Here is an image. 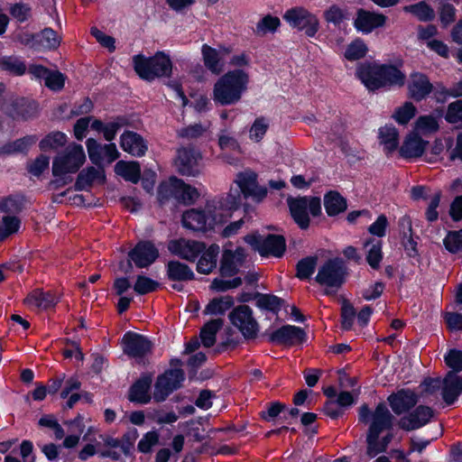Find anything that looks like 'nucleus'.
Segmentation results:
<instances>
[{"label":"nucleus","mask_w":462,"mask_h":462,"mask_svg":"<svg viewBox=\"0 0 462 462\" xmlns=\"http://www.w3.org/2000/svg\"><path fill=\"white\" fill-rule=\"evenodd\" d=\"M232 68L215 82L211 97L216 105L232 106L238 103L250 83L251 59L245 52L234 54L228 61Z\"/></svg>","instance_id":"obj_1"},{"label":"nucleus","mask_w":462,"mask_h":462,"mask_svg":"<svg viewBox=\"0 0 462 462\" xmlns=\"http://www.w3.org/2000/svg\"><path fill=\"white\" fill-rule=\"evenodd\" d=\"M86 162V154L81 144L72 143L64 151L57 154L51 166L53 181L58 186L71 181L70 174L76 173Z\"/></svg>","instance_id":"obj_2"},{"label":"nucleus","mask_w":462,"mask_h":462,"mask_svg":"<svg viewBox=\"0 0 462 462\" xmlns=\"http://www.w3.org/2000/svg\"><path fill=\"white\" fill-rule=\"evenodd\" d=\"M358 419L368 426L367 440L374 448L378 433L392 431L394 418L384 403H379L373 411L367 404H363L359 408Z\"/></svg>","instance_id":"obj_3"},{"label":"nucleus","mask_w":462,"mask_h":462,"mask_svg":"<svg viewBox=\"0 0 462 462\" xmlns=\"http://www.w3.org/2000/svg\"><path fill=\"white\" fill-rule=\"evenodd\" d=\"M239 207V190H229L226 194L208 199L204 206L213 230L226 223Z\"/></svg>","instance_id":"obj_4"},{"label":"nucleus","mask_w":462,"mask_h":462,"mask_svg":"<svg viewBox=\"0 0 462 462\" xmlns=\"http://www.w3.org/2000/svg\"><path fill=\"white\" fill-rule=\"evenodd\" d=\"M133 63L136 74L147 81H152L157 78L169 77L171 74V61L168 55L161 51L150 58L142 54L134 55Z\"/></svg>","instance_id":"obj_5"},{"label":"nucleus","mask_w":462,"mask_h":462,"mask_svg":"<svg viewBox=\"0 0 462 462\" xmlns=\"http://www.w3.org/2000/svg\"><path fill=\"white\" fill-rule=\"evenodd\" d=\"M282 18L291 28L302 32L309 38H314L319 30V20L317 15L303 6L287 9Z\"/></svg>","instance_id":"obj_6"},{"label":"nucleus","mask_w":462,"mask_h":462,"mask_svg":"<svg viewBox=\"0 0 462 462\" xmlns=\"http://www.w3.org/2000/svg\"><path fill=\"white\" fill-rule=\"evenodd\" d=\"M346 269L339 258L329 259L319 267L316 282L326 287V294L336 292L344 283Z\"/></svg>","instance_id":"obj_7"},{"label":"nucleus","mask_w":462,"mask_h":462,"mask_svg":"<svg viewBox=\"0 0 462 462\" xmlns=\"http://www.w3.org/2000/svg\"><path fill=\"white\" fill-rule=\"evenodd\" d=\"M287 203L292 218L302 229L307 228L310 225L309 214L317 217L321 212V203L318 198H289Z\"/></svg>","instance_id":"obj_8"},{"label":"nucleus","mask_w":462,"mask_h":462,"mask_svg":"<svg viewBox=\"0 0 462 462\" xmlns=\"http://www.w3.org/2000/svg\"><path fill=\"white\" fill-rule=\"evenodd\" d=\"M245 241L262 256L281 257L285 251V240L282 236L269 235L263 238L254 234L245 236Z\"/></svg>","instance_id":"obj_9"},{"label":"nucleus","mask_w":462,"mask_h":462,"mask_svg":"<svg viewBox=\"0 0 462 462\" xmlns=\"http://www.w3.org/2000/svg\"><path fill=\"white\" fill-rule=\"evenodd\" d=\"M185 379L182 369L175 368L167 370L158 376L154 384L153 399L155 402H163L175 390L179 389Z\"/></svg>","instance_id":"obj_10"},{"label":"nucleus","mask_w":462,"mask_h":462,"mask_svg":"<svg viewBox=\"0 0 462 462\" xmlns=\"http://www.w3.org/2000/svg\"><path fill=\"white\" fill-rule=\"evenodd\" d=\"M236 183L238 188L230 189V190H239L240 200L242 199V193L245 198L252 197L257 201L262 200L267 195L266 188L258 186L257 175L254 171H245L237 174Z\"/></svg>","instance_id":"obj_11"},{"label":"nucleus","mask_w":462,"mask_h":462,"mask_svg":"<svg viewBox=\"0 0 462 462\" xmlns=\"http://www.w3.org/2000/svg\"><path fill=\"white\" fill-rule=\"evenodd\" d=\"M201 154L192 148H180L177 152L175 165L180 173L197 176L201 170Z\"/></svg>","instance_id":"obj_12"},{"label":"nucleus","mask_w":462,"mask_h":462,"mask_svg":"<svg viewBox=\"0 0 462 462\" xmlns=\"http://www.w3.org/2000/svg\"><path fill=\"white\" fill-rule=\"evenodd\" d=\"M231 323L247 338L256 336L257 323L252 316V310L246 305L236 308L229 315Z\"/></svg>","instance_id":"obj_13"},{"label":"nucleus","mask_w":462,"mask_h":462,"mask_svg":"<svg viewBox=\"0 0 462 462\" xmlns=\"http://www.w3.org/2000/svg\"><path fill=\"white\" fill-rule=\"evenodd\" d=\"M86 146L90 161L96 165H100L103 162L112 163L120 155L115 143L100 144L97 140L88 138Z\"/></svg>","instance_id":"obj_14"},{"label":"nucleus","mask_w":462,"mask_h":462,"mask_svg":"<svg viewBox=\"0 0 462 462\" xmlns=\"http://www.w3.org/2000/svg\"><path fill=\"white\" fill-rule=\"evenodd\" d=\"M205 248L204 243L185 238L171 240L168 244L171 254L189 262H194Z\"/></svg>","instance_id":"obj_15"},{"label":"nucleus","mask_w":462,"mask_h":462,"mask_svg":"<svg viewBox=\"0 0 462 462\" xmlns=\"http://www.w3.org/2000/svg\"><path fill=\"white\" fill-rule=\"evenodd\" d=\"M231 52V48L221 45L218 49L203 44L201 54L205 67L213 74L219 75L225 68L224 59Z\"/></svg>","instance_id":"obj_16"},{"label":"nucleus","mask_w":462,"mask_h":462,"mask_svg":"<svg viewBox=\"0 0 462 462\" xmlns=\"http://www.w3.org/2000/svg\"><path fill=\"white\" fill-rule=\"evenodd\" d=\"M386 20L387 17L383 14L360 8L356 12L353 24L357 32L368 34L377 28L383 27Z\"/></svg>","instance_id":"obj_17"},{"label":"nucleus","mask_w":462,"mask_h":462,"mask_svg":"<svg viewBox=\"0 0 462 462\" xmlns=\"http://www.w3.org/2000/svg\"><path fill=\"white\" fill-rule=\"evenodd\" d=\"M124 351L129 356L141 361L151 353L152 344L143 336L126 333L123 338Z\"/></svg>","instance_id":"obj_18"},{"label":"nucleus","mask_w":462,"mask_h":462,"mask_svg":"<svg viewBox=\"0 0 462 462\" xmlns=\"http://www.w3.org/2000/svg\"><path fill=\"white\" fill-rule=\"evenodd\" d=\"M181 221L184 227L192 231L206 233L213 230L205 208L186 210Z\"/></svg>","instance_id":"obj_19"},{"label":"nucleus","mask_w":462,"mask_h":462,"mask_svg":"<svg viewBox=\"0 0 462 462\" xmlns=\"http://www.w3.org/2000/svg\"><path fill=\"white\" fill-rule=\"evenodd\" d=\"M269 341L282 345H294L306 340V333L299 327L285 325L268 335Z\"/></svg>","instance_id":"obj_20"},{"label":"nucleus","mask_w":462,"mask_h":462,"mask_svg":"<svg viewBox=\"0 0 462 462\" xmlns=\"http://www.w3.org/2000/svg\"><path fill=\"white\" fill-rule=\"evenodd\" d=\"M2 109L14 119L28 120L36 116L38 106L35 102L16 98L5 103Z\"/></svg>","instance_id":"obj_21"},{"label":"nucleus","mask_w":462,"mask_h":462,"mask_svg":"<svg viewBox=\"0 0 462 462\" xmlns=\"http://www.w3.org/2000/svg\"><path fill=\"white\" fill-rule=\"evenodd\" d=\"M407 88L411 98L415 101H421L431 93L433 86L426 75L414 72L410 76Z\"/></svg>","instance_id":"obj_22"},{"label":"nucleus","mask_w":462,"mask_h":462,"mask_svg":"<svg viewBox=\"0 0 462 462\" xmlns=\"http://www.w3.org/2000/svg\"><path fill=\"white\" fill-rule=\"evenodd\" d=\"M158 250L150 242H141L129 252V258L139 268L152 264L158 257Z\"/></svg>","instance_id":"obj_23"},{"label":"nucleus","mask_w":462,"mask_h":462,"mask_svg":"<svg viewBox=\"0 0 462 462\" xmlns=\"http://www.w3.org/2000/svg\"><path fill=\"white\" fill-rule=\"evenodd\" d=\"M356 75L362 83L369 90H376L382 88L381 65L376 63H365L357 68Z\"/></svg>","instance_id":"obj_24"},{"label":"nucleus","mask_w":462,"mask_h":462,"mask_svg":"<svg viewBox=\"0 0 462 462\" xmlns=\"http://www.w3.org/2000/svg\"><path fill=\"white\" fill-rule=\"evenodd\" d=\"M428 143L417 133L412 132L405 136L399 152L405 159L418 158L423 154Z\"/></svg>","instance_id":"obj_25"},{"label":"nucleus","mask_w":462,"mask_h":462,"mask_svg":"<svg viewBox=\"0 0 462 462\" xmlns=\"http://www.w3.org/2000/svg\"><path fill=\"white\" fill-rule=\"evenodd\" d=\"M433 417V411L428 406H419L409 415L400 420V425L406 430H412L426 425Z\"/></svg>","instance_id":"obj_26"},{"label":"nucleus","mask_w":462,"mask_h":462,"mask_svg":"<svg viewBox=\"0 0 462 462\" xmlns=\"http://www.w3.org/2000/svg\"><path fill=\"white\" fill-rule=\"evenodd\" d=\"M120 147L125 152L136 157L143 156L148 148L144 139L133 131H125L121 134Z\"/></svg>","instance_id":"obj_27"},{"label":"nucleus","mask_w":462,"mask_h":462,"mask_svg":"<svg viewBox=\"0 0 462 462\" xmlns=\"http://www.w3.org/2000/svg\"><path fill=\"white\" fill-rule=\"evenodd\" d=\"M97 167L90 166L82 170L75 183L77 190H84L94 184H103L106 180L104 169L99 165Z\"/></svg>","instance_id":"obj_28"},{"label":"nucleus","mask_w":462,"mask_h":462,"mask_svg":"<svg viewBox=\"0 0 462 462\" xmlns=\"http://www.w3.org/2000/svg\"><path fill=\"white\" fill-rule=\"evenodd\" d=\"M245 258V253L243 248H237L234 252L230 250L225 251L220 265V272L222 275L232 276L236 274L242 265Z\"/></svg>","instance_id":"obj_29"},{"label":"nucleus","mask_w":462,"mask_h":462,"mask_svg":"<svg viewBox=\"0 0 462 462\" xmlns=\"http://www.w3.org/2000/svg\"><path fill=\"white\" fill-rule=\"evenodd\" d=\"M462 392V377L449 372L443 380L442 398L450 405L454 403Z\"/></svg>","instance_id":"obj_30"},{"label":"nucleus","mask_w":462,"mask_h":462,"mask_svg":"<svg viewBox=\"0 0 462 462\" xmlns=\"http://www.w3.org/2000/svg\"><path fill=\"white\" fill-rule=\"evenodd\" d=\"M392 410L396 414H402L413 407L417 402L416 394L411 391L402 390L388 397Z\"/></svg>","instance_id":"obj_31"},{"label":"nucleus","mask_w":462,"mask_h":462,"mask_svg":"<svg viewBox=\"0 0 462 462\" xmlns=\"http://www.w3.org/2000/svg\"><path fill=\"white\" fill-rule=\"evenodd\" d=\"M59 299L51 291L35 290L24 300L26 305L32 308L46 310L57 304Z\"/></svg>","instance_id":"obj_32"},{"label":"nucleus","mask_w":462,"mask_h":462,"mask_svg":"<svg viewBox=\"0 0 462 462\" xmlns=\"http://www.w3.org/2000/svg\"><path fill=\"white\" fill-rule=\"evenodd\" d=\"M152 378L150 376L139 379L130 389L129 400L142 404L148 403L151 400L149 393Z\"/></svg>","instance_id":"obj_33"},{"label":"nucleus","mask_w":462,"mask_h":462,"mask_svg":"<svg viewBox=\"0 0 462 462\" xmlns=\"http://www.w3.org/2000/svg\"><path fill=\"white\" fill-rule=\"evenodd\" d=\"M115 172L127 181L137 183L140 180L141 167L137 162L119 161L115 165Z\"/></svg>","instance_id":"obj_34"},{"label":"nucleus","mask_w":462,"mask_h":462,"mask_svg":"<svg viewBox=\"0 0 462 462\" xmlns=\"http://www.w3.org/2000/svg\"><path fill=\"white\" fill-rule=\"evenodd\" d=\"M378 139L387 152L395 151L399 144V133L392 125H385L378 130Z\"/></svg>","instance_id":"obj_35"},{"label":"nucleus","mask_w":462,"mask_h":462,"mask_svg":"<svg viewBox=\"0 0 462 462\" xmlns=\"http://www.w3.org/2000/svg\"><path fill=\"white\" fill-rule=\"evenodd\" d=\"M219 253V246L217 245H210L207 250L205 249L201 254L197 265L199 273L208 274L213 271L217 266V258Z\"/></svg>","instance_id":"obj_36"},{"label":"nucleus","mask_w":462,"mask_h":462,"mask_svg":"<svg viewBox=\"0 0 462 462\" xmlns=\"http://www.w3.org/2000/svg\"><path fill=\"white\" fill-rule=\"evenodd\" d=\"M382 88L403 86L405 75L394 66L381 65Z\"/></svg>","instance_id":"obj_37"},{"label":"nucleus","mask_w":462,"mask_h":462,"mask_svg":"<svg viewBox=\"0 0 462 462\" xmlns=\"http://www.w3.org/2000/svg\"><path fill=\"white\" fill-rule=\"evenodd\" d=\"M37 142L36 135H27L14 142L7 143L0 148L1 154L23 152Z\"/></svg>","instance_id":"obj_38"},{"label":"nucleus","mask_w":462,"mask_h":462,"mask_svg":"<svg viewBox=\"0 0 462 462\" xmlns=\"http://www.w3.org/2000/svg\"><path fill=\"white\" fill-rule=\"evenodd\" d=\"M168 275L173 281H190L194 279L193 271L185 263L171 261L167 266Z\"/></svg>","instance_id":"obj_39"},{"label":"nucleus","mask_w":462,"mask_h":462,"mask_svg":"<svg viewBox=\"0 0 462 462\" xmlns=\"http://www.w3.org/2000/svg\"><path fill=\"white\" fill-rule=\"evenodd\" d=\"M23 207V197L20 195H8L0 198V215L17 216Z\"/></svg>","instance_id":"obj_40"},{"label":"nucleus","mask_w":462,"mask_h":462,"mask_svg":"<svg viewBox=\"0 0 462 462\" xmlns=\"http://www.w3.org/2000/svg\"><path fill=\"white\" fill-rule=\"evenodd\" d=\"M222 326L221 319H212L205 324L200 331V339L204 346L210 347L216 343V335Z\"/></svg>","instance_id":"obj_41"},{"label":"nucleus","mask_w":462,"mask_h":462,"mask_svg":"<svg viewBox=\"0 0 462 462\" xmlns=\"http://www.w3.org/2000/svg\"><path fill=\"white\" fill-rule=\"evenodd\" d=\"M234 305L231 296H222L211 300L204 310L207 315H223Z\"/></svg>","instance_id":"obj_42"},{"label":"nucleus","mask_w":462,"mask_h":462,"mask_svg":"<svg viewBox=\"0 0 462 462\" xmlns=\"http://www.w3.org/2000/svg\"><path fill=\"white\" fill-rule=\"evenodd\" d=\"M21 220L14 215H0V241L18 232Z\"/></svg>","instance_id":"obj_43"},{"label":"nucleus","mask_w":462,"mask_h":462,"mask_svg":"<svg viewBox=\"0 0 462 462\" xmlns=\"http://www.w3.org/2000/svg\"><path fill=\"white\" fill-rule=\"evenodd\" d=\"M0 69L14 76H22L26 71V66L17 57L4 56L0 58Z\"/></svg>","instance_id":"obj_44"},{"label":"nucleus","mask_w":462,"mask_h":462,"mask_svg":"<svg viewBox=\"0 0 462 462\" xmlns=\"http://www.w3.org/2000/svg\"><path fill=\"white\" fill-rule=\"evenodd\" d=\"M324 205L328 216H336L346 208L345 199L332 191L325 196Z\"/></svg>","instance_id":"obj_45"},{"label":"nucleus","mask_w":462,"mask_h":462,"mask_svg":"<svg viewBox=\"0 0 462 462\" xmlns=\"http://www.w3.org/2000/svg\"><path fill=\"white\" fill-rule=\"evenodd\" d=\"M180 185V179L177 178H171L167 181L162 182L158 188V200L160 203H164L171 198L177 199Z\"/></svg>","instance_id":"obj_46"},{"label":"nucleus","mask_w":462,"mask_h":462,"mask_svg":"<svg viewBox=\"0 0 462 462\" xmlns=\"http://www.w3.org/2000/svg\"><path fill=\"white\" fill-rule=\"evenodd\" d=\"M281 25V21L277 16L267 14L263 16L257 23L254 33L257 36H265L268 33H274Z\"/></svg>","instance_id":"obj_47"},{"label":"nucleus","mask_w":462,"mask_h":462,"mask_svg":"<svg viewBox=\"0 0 462 462\" xmlns=\"http://www.w3.org/2000/svg\"><path fill=\"white\" fill-rule=\"evenodd\" d=\"M67 143V135L61 132H52L42 138L39 143L42 151L47 152L64 146Z\"/></svg>","instance_id":"obj_48"},{"label":"nucleus","mask_w":462,"mask_h":462,"mask_svg":"<svg viewBox=\"0 0 462 462\" xmlns=\"http://www.w3.org/2000/svg\"><path fill=\"white\" fill-rule=\"evenodd\" d=\"M405 11L412 14L420 21H431L435 17L433 8L424 1L405 7Z\"/></svg>","instance_id":"obj_49"},{"label":"nucleus","mask_w":462,"mask_h":462,"mask_svg":"<svg viewBox=\"0 0 462 462\" xmlns=\"http://www.w3.org/2000/svg\"><path fill=\"white\" fill-rule=\"evenodd\" d=\"M439 128L438 119L433 116H420L415 122L414 129L422 134L436 133Z\"/></svg>","instance_id":"obj_50"},{"label":"nucleus","mask_w":462,"mask_h":462,"mask_svg":"<svg viewBox=\"0 0 462 462\" xmlns=\"http://www.w3.org/2000/svg\"><path fill=\"white\" fill-rule=\"evenodd\" d=\"M393 434L392 431H385L383 433H378L375 438V446L373 448L371 442L366 439L367 442V454L370 457H375L379 453L384 452L393 439Z\"/></svg>","instance_id":"obj_51"},{"label":"nucleus","mask_w":462,"mask_h":462,"mask_svg":"<svg viewBox=\"0 0 462 462\" xmlns=\"http://www.w3.org/2000/svg\"><path fill=\"white\" fill-rule=\"evenodd\" d=\"M50 167V158L45 154H40L26 164L28 173L32 177H40Z\"/></svg>","instance_id":"obj_52"},{"label":"nucleus","mask_w":462,"mask_h":462,"mask_svg":"<svg viewBox=\"0 0 462 462\" xmlns=\"http://www.w3.org/2000/svg\"><path fill=\"white\" fill-rule=\"evenodd\" d=\"M368 49L363 40L356 39L353 41L345 51V57L348 60H359L365 56Z\"/></svg>","instance_id":"obj_53"},{"label":"nucleus","mask_w":462,"mask_h":462,"mask_svg":"<svg viewBox=\"0 0 462 462\" xmlns=\"http://www.w3.org/2000/svg\"><path fill=\"white\" fill-rule=\"evenodd\" d=\"M180 188H178L177 200L184 204H192L199 197V193L196 188L186 184L183 180H180Z\"/></svg>","instance_id":"obj_54"},{"label":"nucleus","mask_w":462,"mask_h":462,"mask_svg":"<svg viewBox=\"0 0 462 462\" xmlns=\"http://www.w3.org/2000/svg\"><path fill=\"white\" fill-rule=\"evenodd\" d=\"M416 114V107L411 102H405L396 108L393 118L400 125H406Z\"/></svg>","instance_id":"obj_55"},{"label":"nucleus","mask_w":462,"mask_h":462,"mask_svg":"<svg viewBox=\"0 0 462 462\" xmlns=\"http://www.w3.org/2000/svg\"><path fill=\"white\" fill-rule=\"evenodd\" d=\"M445 119L449 124L462 126V100H457L448 106Z\"/></svg>","instance_id":"obj_56"},{"label":"nucleus","mask_w":462,"mask_h":462,"mask_svg":"<svg viewBox=\"0 0 462 462\" xmlns=\"http://www.w3.org/2000/svg\"><path fill=\"white\" fill-rule=\"evenodd\" d=\"M447 152L450 161H462V133L458 134L456 141L450 137L445 139Z\"/></svg>","instance_id":"obj_57"},{"label":"nucleus","mask_w":462,"mask_h":462,"mask_svg":"<svg viewBox=\"0 0 462 462\" xmlns=\"http://www.w3.org/2000/svg\"><path fill=\"white\" fill-rule=\"evenodd\" d=\"M444 245L450 253H457L462 249V229L450 231L444 238Z\"/></svg>","instance_id":"obj_58"},{"label":"nucleus","mask_w":462,"mask_h":462,"mask_svg":"<svg viewBox=\"0 0 462 462\" xmlns=\"http://www.w3.org/2000/svg\"><path fill=\"white\" fill-rule=\"evenodd\" d=\"M366 245L369 246L366 261L372 268L377 269L383 258L382 245L380 242H376L372 244L367 243Z\"/></svg>","instance_id":"obj_59"},{"label":"nucleus","mask_w":462,"mask_h":462,"mask_svg":"<svg viewBox=\"0 0 462 462\" xmlns=\"http://www.w3.org/2000/svg\"><path fill=\"white\" fill-rule=\"evenodd\" d=\"M159 283L149 277L140 275L137 277L134 285L136 293L143 295L152 292L157 289Z\"/></svg>","instance_id":"obj_60"},{"label":"nucleus","mask_w":462,"mask_h":462,"mask_svg":"<svg viewBox=\"0 0 462 462\" xmlns=\"http://www.w3.org/2000/svg\"><path fill=\"white\" fill-rule=\"evenodd\" d=\"M316 263V257H307L300 261L297 264V277L300 279L310 278L314 273Z\"/></svg>","instance_id":"obj_61"},{"label":"nucleus","mask_w":462,"mask_h":462,"mask_svg":"<svg viewBox=\"0 0 462 462\" xmlns=\"http://www.w3.org/2000/svg\"><path fill=\"white\" fill-rule=\"evenodd\" d=\"M268 127L269 124L265 118L260 117L255 119L249 131L250 139L254 142L261 141L266 134Z\"/></svg>","instance_id":"obj_62"},{"label":"nucleus","mask_w":462,"mask_h":462,"mask_svg":"<svg viewBox=\"0 0 462 462\" xmlns=\"http://www.w3.org/2000/svg\"><path fill=\"white\" fill-rule=\"evenodd\" d=\"M439 20L443 26L447 27L456 20V8L448 3H442L439 6Z\"/></svg>","instance_id":"obj_63"},{"label":"nucleus","mask_w":462,"mask_h":462,"mask_svg":"<svg viewBox=\"0 0 462 462\" xmlns=\"http://www.w3.org/2000/svg\"><path fill=\"white\" fill-rule=\"evenodd\" d=\"M40 37L41 44L47 49H55L60 43V37L51 28L42 30Z\"/></svg>","instance_id":"obj_64"}]
</instances>
